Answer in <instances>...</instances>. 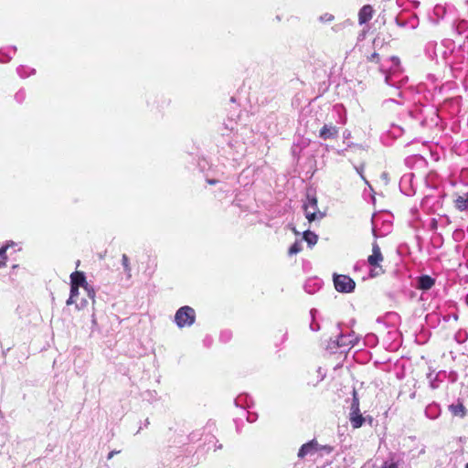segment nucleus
<instances>
[{
  "mask_svg": "<svg viewBox=\"0 0 468 468\" xmlns=\"http://www.w3.org/2000/svg\"><path fill=\"white\" fill-rule=\"evenodd\" d=\"M319 20L324 23H328L334 20V16L331 14H324L319 17Z\"/></svg>",
  "mask_w": 468,
  "mask_h": 468,
  "instance_id": "4be33fe9",
  "label": "nucleus"
},
{
  "mask_svg": "<svg viewBox=\"0 0 468 468\" xmlns=\"http://www.w3.org/2000/svg\"><path fill=\"white\" fill-rule=\"evenodd\" d=\"M336 345L337 346L339 347H344V346H354V335H340L336 340Z\"/></svg>",
  "mask_w": 468,
  "mask_h": 468,
  "instance_id": "ddd939ff",
  "label": "nucleus"
},
{
  "mask_svg": "<svg viewBox=\"0 0 468 468\" xmlns=\"http://www.w3.org/2000/svg\"><path fill=\"white\" fill-rule=\"evenodd\" d=\"M6 250H7V246L2 247L0 249V259L4 260L5 261H6V256H5Z\"/></svg>",
  "mask_w": 468,
  "mask_h": 468,
  "instance_id": "b1692460",
  "label": "nucleus"
},
{
  "mask_svg": "<svg viewBox=\"0 0 468 468\" xmlns=\"http://www.w3.org/2000/svg\"><path fill=\"white\" fill-rule=\"evenodd\" d=\"M207 182H208L209 184H211V185H213V184H215V183H216V181H215V180H208Z\"/></svg>",
  "mask_w": 468,
  "mask_h": 468,
  "instance_id": "473e14b6",
  "label": "nucleus"
},
{
  "mask_svg": "<svg viewBox=\"0 0 468 468\" xmlns=\"http://www.w3.org/2000/svg\"><path fill=\"white\" fill-rule=\"evenodd\" d=\"M196 321V312L190 306L180 307L175 314V323L179 328L191 326Z\"/></svg>",
  "mask_w": 468,
  "mask_h": 468,
  "instance_id": "f03ea898",
  "label": "nucleus"
},
{
  "mask_svg": "<svg viewBox=\"0 0 468 468\" xmlns=\"http://www.w3.org/2000/svg\"><path fill=\"white\" fill-rule=\"evenodd\" d=\"M380 177L386 185L388 183L389 178H388V174L387 172H383L381 174Z\"/></svg>",
  "mask_w": 468,
  "mask_h": 468,
  "instance_id": "393cba45",
  "label": "nucleus"
},
{
  "mask_svg": "<svg viewBox=\"0 0 468 468\" xmlns=\"http://www.w3.org/2000/svg\"><path fill=\"white\" fill-rule=\"evenodd\" d=\"M79 288L80 287L70 286V295L66 303L67 305L76 303V307L81 309L88 304V302L85 299H82L80 303L76 302V297L79 295Z\"/></svg>",
  "mask_w": 468,
  "mask_h": 468,
  "instance_id": "6e6552de",
  "label": "nucleus"
},
{
  "mask_svg": "<svg viewBox=\"0 0 468 468\" xmlns=\"http://www.w3.org/2000/svg\"><path fill=\"white\" fill-rule=\"evenodd\" d=\"M434 279L428 275H423L418 279L417 287L420 290H429L434 285Z\"/></svg>",
  "mask_w": 468,
  "mask_h": 468,
  "instance_id": "9b49d317",
  "label": "nucleus"
},
{
  "mask_svg": "<svg viewBox=\"0 0 468 468\" xmlns=\"http://www.w3.org/2000/svg\"><path fill=\"white\" fill-rule=\"evenodd\" d=\"M349 420H350L352 427L354 429H357L363 425L365 419L360 414V411H350Z\"/></svg>",
  "mask_w": 468,
  "mask_h": 468,
  "instance_id": "9d476101",
  "label": "nucleus"
},
{
  "mask_svg": "<svg viewBox=\"0 0 468 468\" xmlns=\"http://www.w3.org/2000/svg\"><path fill=\"white\" fill-rule=\"evenodd\" d=\"M356 171L360 174L361 177L365 180V178H364V176H363V175H362L361 170H359L358 168H356Z\"/></svg>",
  "mask_w": 468,
  "mask_h": 468,
  "instance_id": "2f4dec72",
  "label": "nucleus"
},
{
  "mask_svg": "<svg viewBox=\"0 0 468 468\" xmlns=\"http://www.w3.org/2000/svg\"><path fill=\"white\" fill-rule=\"evenodd\" d=\"M303 239L308 243V245L314 246L318 240V236L310 230H306L303 232Z\"/></svg>",
  "mask_w": 468,
  "mask_h": 468,
  "instance_id": "2eb2a0df",
  "label": "nucleus"
},
{
  "mask_svg": "<svg viewBox=\"0 0 468 468\" xmlns=\"http://www.w3.org/2000/svg\"><path fill=\"white\" fill-rule=\"evenodd\" d=\"M320 451V445L315 440H312L307 443H304L300 448L297 456L301 459L307 455H313Z\"/></svg>",
  "mask_w": 468,
  "mask_h": 468,
  "instance_id": "423d86ee",
  "label": "nucleus"
},
{
  "mask_svg": "<svg viewBox=\"0 0 468 468\" xmlns=\"http://www.w3.org/2000/svg\"><path fill=\"white\" fill-rule=\"evenodd\" d=\"M351 411H360L359 410V400H358V398L356 396V390H354L353 392V400H352V404H351Z\"/></svg>",
  "mask_w": 468,
  "mask_h": 468,
  "instance_id": "a211bd4d",
  "label": "nucleus"
},
{
  "mask_svg": "<svg viewBox=\"0 0 468 468\" xmlns=\"http://www.w3.org/2000/svg\"><path fill=\"white\" fill-rule=\"evenodd\" d=\"M425 414L431 420L436 419L440 415V409L438 405L431 404L427 406L425 410Z\"/></svg>",
  "mask_w": 468,
  "mask_h": 468,
  "instance_id": "4468645a",
  "label": "nucleus"
},
{
  "mask_svg": "<svg viewBox=\"0 0 468 468\" xmlns=\"http://www.w3.org/2000/svg\"><path fill=\"white\" fill-rule=\"evenodd\" d=\"M11 59V56L0 50V62L5 63Z\"/></svg>",
  "mask_w": 468,
  "mask_h": 468,
  "instance_id": "5701e85b",
  "label": "nucleus"
},
{
  "mask_svg": "<svg viewBox=\"0 0 468 468\" xmlns=\"http://www.w3.org/2000/svg\"><path fill=\"white\" fill-rule=\"evenodd\" d=\"M389 80L388 76H386V82H387L388 84H389V80Z\"/></svg>",
  "mask_w": 468,
  "mask_h": 468,
  "instance_id": "72a5a7b5",
  "label": "nucleus"
},
{
  "mask_svg": "<svg viewBox=\"0 0 468 468\" xmlns=\"http://www.w3.org/2000/svg\"><path fill=\"white\" fill-rule=\"evenodd\" d=\"M305 217L309 222L321 219L324 214L318 210L317 199L315 197H307V202L303 205Z\"/></svg>",
  "mask_w": 468,
  "mask_h": 468,
  "instance_id": "7ed1b4c3",
  "label": "nucleus"
},
{
  "mask_svg": "<svg viewBox=\"0 0 468 468\" xmlns=\"http://www.w3.org/2000/svg\"><path fill=\"white\" fill-rule=\"evenodd\" d=\"M17 72L21 77L25 78V77H28L30 74H33L35 72V70L30 69V71L27 72V69L25 67L21 66L20 68H18Z\"/></svg>",
  "mask_w": 468,
  "mask_h": 468,
  "instance_id": "412c9836",
  "label": "nucleus"
},
{
  "mask_svg": "<svg viewBox=\"0 0 468 468\" xmlns=\"http://www.w3.org/2000/svg\"><path fill=\"white\" fill-rule=\"evenodd\" d=\"M373 16V8L369 5H364L358 13V20L360 24L368 22Z\"/></svg>",
  "mask_w": 468,
  "mask_h": 468,
  "instance_id": "1a4fd4ad",
  "label": "nucleus"
},
{
  "mask_svg": "<svg viewBox=\"0 0 468 468\" xmlns=\"http://www.w3.org/2000/svg\"><path fill=\"white\" fill-rule=\"evenodd\" d=\"M390 60L392 61V63H393V65H394V66H399V58H397V57H391V58H390Z\"/></svg>",
  "mask_w": 468,
  "mask_h": 468,
  "instance_id": "cd10ccee",
  "label": "nucleus"
},
{
  "mask_svg": "<svg viewBox=\"0 0 468 468\" xmlns=\"http://www.w3.org/2000/svg\"><path fill=\"white\" fill-rule=\"evenodd\" d=\"M326 451L327 452H330L332 451V448L330 446H320V451Z\"/></svg>",
  "mask_w": 468,
  "mask_h": 468,
  "instance_id": "c85d7f7f",
  "label": "nucleus"
},
{
  "mask_svg": "<svg viewBox=\"0 0 468 468\" xmlns=\"http://www.w3.org/2000/svg\"><path fill=\"white\" fill-rule=\"evenodd\" d=\"M383 468H398V465L395 463H385Z\"/></svg>",
  "mask_w": 468,
  "mask_h": 468,
  "instance_id": "bb28decb",
  "label": "nucleus"
},
{
  "mask_svg": "<svg viewBox=\"0 0 468 468\" xmlns=\"http://www.w3.org/2000/svg\"><path fill=\"white\" fill-rule=\"evenodd\" d=\"M316 313L315 309H312L310 311V314L312 316V323L310 324V328L312 331H318L319 330V324L314 322V314Z\"/></svg>",
  "mask_w": 468,
  "mask_h": 468,
  "instance_id": "aec40b11",
  "label": "nucleus"
},
{
  "mask_svg": "<svg viewBox=\"0 0 468 468\" xmlns=\"http://www.w3.org/2000/svg\"><path fill=\"white\" fill-rule=\"evenodd\" d=\"M465 468H468V463L465 465Z\"/></svg>",
  "mask_w": 468,
  "mask_h": 468,
  "instance_id": "f704fd0d",
  "label": "nucleus"
},
{
  "mask_svg": "<svg viewBox=\"0 0 468 468\" xmlns=\"http://www.w3.org/2000/svg\"><path fill=\"white\" fill-rule=\"evenodd\" d=\"M5 265V261L2 259H0V268Z\"/></svg>",
  "mask_w": 468,
  "mask_h": 468,
  "instance_id": "7c9ffc66",
  "label": "nucleus"
},
{
  "mask_svg": "<svg viewBox=\"0 0 468 468\" xmlns=\"http://www.w3.org/2000/svg\"><path fill=\"white\" fill-rule=\"evenodd\" d=\"M117 452H115V451L111 452L108 454V459H109V460H110V459H112V458L114 456V454H116Z\"/></svg>",
  "mask_w": 468,
  "mask_h": 468,
  "instance_id": "c756f323",
  "label": "nucleus"
},
{
  "mask_svg": "<svg viewBox=\"0 0 468 468\" xmlns=\"http://www.w3.org/2000/svg\"><path fill=\"white\" fill-rule=\"evenodd\" d=\"M450 410L454 415H460V416H463L464 411H465L463 405L461 403H458L455 405L454 404L451 405Z\"/></svg>",
  "mask_w": 468,
  "mask_h": 468,
  "instance_id": "f3484780",
  "label": "nucleus"
},
{
  "mask_svg": "<svg viewBox=\"0 0 468 468\" xmlns=\"http://www.w3.org/2000/svg\"><path fill=\"white\" fill-rule=\"evenodd\" d=\"M338 133L339 131L336 126L333 124H324L319 132V136L324 140L333 139L337 136Z\"/></svg>",
  "mask_w": 468,
  "mask_h": 468,
  "instance_id": "0eeeda50",
  "label": "nucleus"
},
{
  "mask_svg": "<svg viewBox=\"0 0 468 468\" xmlns=\"http://www.w3.org/2000/svg\"><path fill=\"white\" fill-rule=\"evenodd\" d=\"M122 264L124 272L130 278L132 276V274H131L132 269H131V265H130V260L126 254H122Z\"/></svg>",
  "mask_w": 468,
  "mask_h": 468,
  "instance_id": "dca6fc26",
  "label": "nucleus"
},
{
  "mask_svg": "<svg viewBox=\"0 0 468 468\" xmlns=\"http://www.w3.org/2000/svg\"><path fill=\"white\" fill-rule=\"evenodd\" d=\"M70 286L82 287L87 292V296L94 300L95 292L86 282V277L83 272L74 271L70 274Z\"/></svg>",
  "mask_w": 468,
  "mask_h": 468,
  "instance_id": "20e7f679",
  "label": "nucleus"
},
{
  "mask_svg": "<svg viewBox=\"0 0 468 468\" xmlns=\"http://www.w3.org/2000/svg\"><path fill=\"white\" fill-rule=\"evenodd\" d=\"M384 257L381 253L380 247L375 241L372 244V253L367 258L368 264L372 267L370 271L371 277H377L385 272L384 269L381 266V262H383Z\"/></svg>",
  "mask_w": 468,
  "mask_h": 468,
  "instance_id": "f257e3e1",
  "label": "nucleus"
},
{
  "mask_svg": "<svg viewBox=\"0 0 468 468\" xmlns=\"http://www.w3.org/2000/svg\"><path fill=\"white\" fill-rule=\"evenodd\" d=\"M378 54L374 52L370 57H369V60L370 61H375V62H378Z\"/></svg>",
  "mask_w": 468,
  "mask_h": 468,
  "instance_id": "a878e982",
  "label": "nucleus"
},
{
  "mask_svg": "<svg viewBox=\"0 0 468 468\" xmlns=\"http://www.w3.org/2000/svg\"><path fill=\"white\" fill-rule=\"evenodd\" d=\"M454 206L460 211L468 210V194L457 196L454 198Z\"/></svg>",
  "mask_w": 468,
  "mask_h": 468,
  "instance_id": "f8f14e48",
  "label": "nucleus"
},
{
  "mask_svg": "<svg viewBox=\"0 0 468 468\" xmlns=\"http://www.w3.org/2000/svg\"><path fill=\"white\" fill-rule=\"evenodd\" d=\"M302 250V245L300 242L296 241L294 242L289 249V254L290 255H293V254H297L298 252H300Z\"/></svg>",
  "mask_w": 468,
  "mask_h": 468,
  "instance_id": "6ab92c4d",
  "label": "nucleus"
},
{
  "mask_svg": "<svg viewBox=\"0 0 468 468\" xmlns=\"http://www.w3.org/2000/svg\"><path fill=\"white\" fill-rule=\"evenodd\" d=\"M335 288L339 292H351L356 287V282L347 275L335 274L334 276Z\"/></svg>",
  "mask_w": 468,
  "mask_h": 468,
  "instance_id": "39448f33",
  "label": "nucleus"
}]
</instances>
